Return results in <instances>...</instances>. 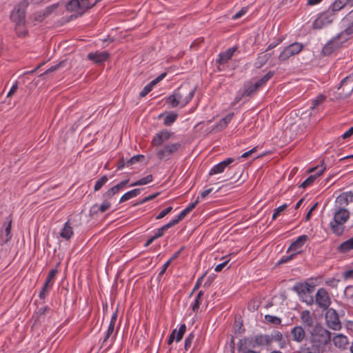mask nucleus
<instances>
[{
    "label": "nucleus",
    "instance_id": "obj_8",
    "mask_svg": "<svg viewBox=\"0 0 353 353\" xmlns=\"http://www.w3.org/2000/svg\"><path fill=\"white\" fill-rule=\"evenodd\" d=\"M77 217H79V219L81 220V217L79 215L70 216L67 221L63 224V226L59 232V235L63 239L69 241L74 235L73 227L78 225L77 219Z\"/></svg>",
    "mask_w": 353,
    "mask_h": 353
},
{
    "label": "nucleus",
    "instance_id": "obj_62",
    "mask_svg": "<svg viewBox=\"0 0 353 353\" xmlns=\"http://www.w3.org/2000/svg\"><path fill=\"white\" fill-rule=\"evenodd\" d=\"M128 164L127 161L123 158L120 159L117 163V170H122L125 167H130Z\"/></svg>",
    "mask_w": 353,
    "mask_h": 353
},
{
    "label": "nucleus",
    "instance_id": "obj_29",
    "mask_svg": "<svg viewBox=\"0 0 353 353\" xmlns=\"http://www.w3.org/2000/svg\"><path fill=\"white\" fill-rule=\"evenodd\" d=\"M261 87L256 81L254 83H249L244 85L243 91L241 94L243 97H250L255 94Z\"/></svg>",
    "mask_w": 353,
    "mask_h": 353
},
{
    "label": "nucleus",
    "instance_id": "obj_49",
    "mask_svg": "<svg viewBox=\"0 0 353 353\" xmlns=\"http://www.w3.org/2000/svg\"><path fill=\"white\" fill-rule=\"evenodd\" d=\"M194 339V334L190 332L185 339L184 348L185 350H188L192 345V341Z\"/></svg>",
    "mask_w": 353,
    "mask_h": 353
},
{
    "label": "nucleus",
    "instance_id": "obj_9",
    "mask_svg": "<svg viewBox=\"0 0 353 353\" xmlns=\"http://www.w3.org/2000/svg\"><path fill=\"white\" fill-rule=\"evenodd\" d=\"M345 42L346 41H343V37L339 36V33L337 34L325 44L322 48L321 54L323 56L330 55L334 50L341 48Z\"/></svg>",
    "mask_w": 353,
    "mask_h": 353
},
{
    "label": "nucleus",
    "instance_id": "obj_37",
    "mask_svg": "<svg viewBox=\"0 0 353 353\" xmlns=\"http://www.w3.org/2000/svg\"><path fill=\"white\" fill-rule=\"evenodd\" d=\"M203 292L202 290L199 291L198 292L196 296L195 297L194 301L190 305V307L194 313L198 312V310H199V306H200L201 302V297L203 296Z\"/></svg>",
    "mask_w": 353,
    "mask_h": 353
},
{
    "label": "nucleus",
    "instance_id": "obj_39",
    "mask_svg": "<svg viewBox=\"0 0 353 353\" xmlns=\"http://www.w3.org/2000/svg\"><path fill=\"white\" fill-rule=\"evenodd\" d=\"M152 180H153L152 175L148 174L146 176L143 177V178L134 181V183H131L130 186L132 187V186L146 185V184L152 182Z\"/></svg>",
    "mask_w": 353,
    "mask_h": 353
},
{
    "label": "nucleus",
    "instance_id": "obj_12",
    "mask_svg": "<svg viewBox=\"0 0 353 353\" xmlns=\"http://www.w3.org/2000/svg\"><path fill=\"white\" fill-rule=\"evenodd\" d=\"M28 3H23L17 5L10 14L11 20L17 26L25 25L26 8Z\"/></svg>",
    "mask_w": 353,
    "mask_h": 353
},
{
    "label": "nucleus",
    "instance_id": "obj_46",
    "mask_svg": "<svg viewBox=\"0 0 353 353\" xmlns=\"http://www.w3.org/2000/svg\"><path fill=\"white\" fill-rule=\"evenodd\" d=\"M108 178L106 175L102 176L99 179H98L94 185V190L95 192L99 191L101 189V188L108 182Z\"/></svg>",
    "mask_w": 353,
    "mask_h": 353
},
{
    "label": "nucleus",
    "instance_id": "obj_31",
    "mask_svg": "<svg viewBox=\"0 0 353 353\" xmlns=\"http://www.w3.org/2000/svg\"><path fill=\"white\" fill-rule=\"evenodd\" d=\"M332 340L334 345L339 348L344 349L348 343L347 338L341 334L334 336Z\"/></svg>",
    "mask_w": 353,
    "mask_h": 353
},
{
    "label": "nucleus",
    "instance_id": "obj_63",
    "mask_svg": "<svg viewBox=\"0 0 353 353\" xmlns=\"http://www.w3.org/2000/svg\"><path fill=\"white\" fill-rule=\"evenodd\" d=\"M282 42V39H279L277 41H274L272 43H270L267 48L265 49V52L267 51H269L273 48H274L275 47H276L278 45H279Z\"/></svg>",
    "mask_w": 353,
    "mask_h": 353
},
{
    "label": "nucleus",
    "instance_id": "obj_40",
    "mask_svg": "<svg viewBox=\"0 0 353 353\" xmlns=\"http://www.w3.org/2000/svg\"><path fill=\"white\" fill-rule=\"evenodd\" d=\"M178 117V114L175 112H171L165 115L163 121V124L166 126L172 125Z\"/></svg>",
    "mask_w": 353,
    "mask_h": 353
},
{
    "label": "nucleus",
    "instance_id": "obj_14",
    "mask_svg": "<svg viewBox=\"0 0 353 353\" xmlns=\"http://www.w3.org/2000/svg\"><path fill=\"white\" fill-rule=\"evenodd\" d=\"M337 89L341 99L347 98L353 91V82L350 81L349 77H346L341 81Z\"/></svg>",
    "mask_w": 353,
    "mask_h": 353
},
{
    "label": "nucleus",
    "instance_id": "obj_60",
    "mask_svg": "<svg viewBox=\"0 0 353 353\" xmlns=\"http://www.w3.org/2000/svg\"><path fill=\"white\" fill-rule=\"evenodd\" d=\"M300 298L301 300L305 302L307 305H312L314 302V298L312 296H304Z\"/></svg>",
    "mask_w": 353,
    "mask_h": 353
},
{
    "label": "nucleus",
    "instance_id": "obj_42",
    "mask_svg": "<svg viewBox=\"0 0 353 353\" xmlns=\"http://www.w3.org/2000/svg\"><path fill=\"white\" fill-rule=\"evenodd\" d=\"M232 254H230L228 255L223 256L221 259L223 260V261L219 264H218L215 268L214 270L217 272H221L230 261L231 260V256Z\"/></svg>",
    "mask_w": 353,
    "mask_h": 353
},
{
    "label": "nucleus",
    "instance_id": "obj_20",
    "mask_svg": "<svg viewBox=\"0 0 353 353\" xmlns=\"http://www.w3.org/2000/svg\"><path fill=\"white\" fill-rule=\"evenodd\" d=\"M308 240V236L305 234L299 236L294 241H293L288 249V252H292L295 255L301 252V249Z\"/></svg>",
    "mask_w": 353,
    "mask_h": 353
},
{
    "label": "nucleus",
    "instance_id": "obj_16",
    "mask_svg": "<svg viewBox=\"0 0 353 353\" xmlns=\"http://www.w3.org/2000/svg\"><path fill=\"white\" fill-rule=\"evenodd\" d=\"M315 285L307 281L296 283L293 290L296 292L299 297L306 296L307 294H311L314 290Z\"/></svg>",
    "mask_w": 353,
    "mask_h": 353
},
{
    "label": "nucleus",
    "instance_id": "obj_10",
    "mask_svg": "<svg viewBox=\"0 0 353 353\" xmlns=\"http://www.w3.org/2000/svg\"><path fill=\"white\" fill-rule=\"evenodd\" d=\"M341 25L344 30L339 32V36H343V41H347L353 34V9L342 19Z\"/></svg>",
    "mask_w": 353,
    "mask_h": 353
},
{
    "label": "nucleus",
    "instance_id": "obj_48",
    "mask_svg": "<svg viewBox=\"0 0 353 353\" xmlns=\"http://www.w3.org/2000/svg\"><path fill=\"white\" fill-rule=\"evenodd\" d=\"M288 204L286 203H284L277 208H276L274 210V212L272 214V220H274L276 219L280 214L282 212H283L287 208H288Z\"/></svg>",
    "mask_w": 353,
    "mask_h": 353
},
{
    "label": "nucleus",
    "instance_id": "obj_38",
    "mask_svg": "<svg viewBox=\"0 0 353 353\" xmlns=\"http://www.w3.org/2000/svg\"><path fill=\"white\" fill-rule=\"evenodd\" d=\"M338 250L341 252H347L351 250H353V238L341 243Z\"/></svg>",
    "mask_w": 353,
    "mask_h": 353
},
{
    "label": "nucleus",
    "instance_id": "obj_17",
    "mask_svg": "<svg viewBox=\"0 0 353 353\" xmlns=\"http://www.w3.org/2000/svg\"><path fill=\"white\" fill-rule=\"evenodd\" d=\"M325 170V168L323 166H317L310 169V172H312V174L300 185V187L305 188L311 185L314 181L323 173Z\"/></svg>",
    "mask_w": 353,
    "mask_h": 353
},
{
    "label": "nucleus",
    "instance_id": "obj_32",
    "mask_svg": "<svg viewBox=\"0 0 353 353\" xmlns=\"http://www.w3.org/2000/svg\"><path fill=\"white\" fill-rule=\"evenodd\" d=\"M272 54L271 53H267L265 54H262V53H260L258 54L256 60L254 63V66L256 68H260L262 66H263L268 60L271 58Z\"/></svg>",
    "mask_w": 353,
    "mask_h": 353
},
{
    "label": "nucleus",
    "instance_id": "obj_53",
    "mask_svg": "<svg viewBox=\"0 0 353 353\" xmlns=\"http://www.w3.org/2000/svg\"><path fill=\"white\" fill-rule=\"evenodd\" d=\"M15 31L17 35L20 37H24L28 34V31L25 28L24 25H21L20 26L16 25Z\"/></svg>",
    "mask_w": 353,
    "mask_h": 353
},
{
    "label": "nucleus",
    "instance_id": "obj_59",
    "mask_svg": "<svg viewBox=\"0 0 353 353\" xmlns=\"http://www.w3.org/2000/svg\"><path fill=\"white\" fill-rule=\"evenodd\" d=\"M228 353H234L235 352V343L233 337L231 338L228 346L226 347Z\"/></svg>",
    "mask_w": 353,
    "mask_h": 353
},
{
    "label": "nucleus",
    "instance_id": "obj_28",
    "mask_svg": "<svg viewBox=\"0 0 353 353\" xmlns=\"http://www.w3.org/2000/svg\"><path fill=\"white\" fill-rule=\"evenodd\" d=\"M259 347L254 342L252 336L241 339L237 343V347H243L248 350H253Z\"/></svg>",
    "mask_w": 353,
    "mask_h": 353
},
{
    "label": "nucleus",
    "instance_id": "obj_50",
    "mask_svg": "<svg viewBox=\"0 0 353 353\" xmlns=\"http://www.w3.org/2000/svg\"><path fill=\"white\" fill-rule=\"evenodd\" d=\"M144 159V156L143 154H137L131 157L130 159L127 160V163L129 166H132L137 162H139Z\"/></svg>",
    "mask_w": 353,
    "mask_h": 353
},
{
    "label": "nucleus",
    "instance_id": "obj_51",
    "mask_svg": "<svg viewBox=\"0 0 353 353\" xmlns=\"http://www.w3.org/2000/svg\"><path fill=\"white\" fill-rule=\"evenodd\" d=\"M154 86V85L150 81L149 83L145 85L142 90L139 92V97H144L146 96L152 90Z\"/></svg>",
    "mask_w": 353,
    "mask_h": 353
},
{
    "label": "nucleus",
    "instance_id": "obj_35",
    "mask_svg": "<svg viewBox=\"0 0 353 353\" xmlns=\"http://www.w3.org/2000/svg\"><path fill=\"white\" fill-rule=\"evenodd\" d=\"M5 225H6V227H5L6 239L3 241V243L8 242L12 238V234H11L12 219L10 217V215L6 218Z\"/></svg>",
    "mask_w": 353,
    "mask_h": 353
},
{
    "label": "nucleus",
    "instance_id": "obj_47",
    "mask_svg": "<svg viewBox=\"0 0 353 353\" xmlns=\"http://www.w3.org/2000/svg\"><path fill=\"white\" fill-rule=\"evenodd\" d=\"M265 320L274 325H280L281 323V319L279 317L270 314L265 315Z\"/></svg>",
    "mask_w": 353,
    "mask_h": 353
},
{
    "label": "nucleus",
    "instance_id": "obj_23",
    "mask_svg": "<svg viewBox=\"0 0 353 353\" xmlns=\"http://www.w3.org/2000/svg\"><path fill=\"white\" fill-rule=\"evenodd\" d=\"M300 319L302 323V326L307 329V330L311 329L315 325L314 324V319L313 314L308 310H303L300 313Z\"/></svg>",
    "mask_w": 353,
    "mask_h": 353
},
{
    "label": "nucleus",
    "instance_id": "obj_55",
    "mask_svg": "<svg viewBox=\"0 0 353 353\" xmlns=\"http://www.w3.org/2000/svg\"><path fill=\"white\" fill-rule=\"evenodd\" d=\"M172 210V206H168L164 210H161L158 215L156 216V219H161L166 216L168 213H170Z\"/></svg>",
    "mask_w": 353,
    "mask_h": 353
},
{
    "label": "nucleus",
    "instance_id": "obj_45",
    "mask_svg": "<svg viewBox=\"0 0 353 353\" xmlns=\"http://www.w3.org/2000/svg\"><path fill=\"white\" fill-rule=\"evenodd\" d=\"M326 99V96L322 94H318L314 99L312 101V108H315L320 104L323 103Z\"/></svg>",
    "mask_w": 353,
    "mask_h": 353
},
{
    "label": "nucleus",
    "instance_id": "obj_56",
    "mask_svg": "<svg viewBox=\"0 0 353 353\" xmlns=\"http://www.w3.org/2000/svg\"><path fill=\"white\" fill-rule=\"evenodd\" d=\"M295 256H296L295 253H291L289 255H283L281 257L279 262V263H285L291 261L292 259H293Z\"/></svg>",
    "mask_w": 353,
    "mask_h": 353
},
{
    "label": "nucleus",
    "instance_id": "obj_7",
    "mask_svg": "<svg viewBox=\"0 0 353 353\" xmlns=\"http://www.w3.org/2000/svg\"><path fill=\"white\" fill-rule=\"evenodd\" d=\"M303 48V45L301 43L294 42L282 50L278 59L281 62L287 61L291 57L298 54Z\"/></svg>",
    "mask_w": 353,
    "mask_h": 353
},
{
    "label": "nucleus",
    "instance_id": "obj_52",
    "mask_svg": "<svg viewBox=\"0 0 353 353\" xmlns=\"http://www.w3.org/2000/svg\"><path fill=\"white\" fill-rule=\"evenodd\" d=\"M185 331H186V325L185 324H181L179 327L178 332H177L176 336H175L176 342L180 341L183 339V336Z\"/></svg>",
    "mask_w": 353,
    "mask_h": 353
},
{
    "label": "nucleus",
    "instance_id": "obj_4",
    "mask_svg": "<svg viewBox=\"0 0 353 353\" xmlns=\"http://www.w3.org/2000/svg\"><path fill=\"white\" fill-rule=\"evenodd\" d=\"M99 0H70L66 3V10L76 16H82L89 9L94 6Z\"/></svg>",
    "mask_w": 353,
    "mask_h": 353
},
{
    "label": "nucleus",
    "instance_id": "obj_24",
    "mask_svg": "<svg viewBox=\"0 0 353 353\" xmlns=\"http://www.w3.org/2000/svg\"><path fill=\"white\" fill-rule=\"evenodd\" d=\"M128 181H129L128 179L122 181L120 183H119L118 184L109 188L106 192H105L103 194V195H102L103 199H107L108 200L112 199L114 196V195H115L119 192H120L122 189L124 188V187L127 185Z\"/></svg>",
    "mask_w": 353,
    "mask_h": 353
},
{
    "label": "nucleus",
    "instance_id": "obj_57",
    "mask_svg": "<svg viewBox=\"0 0 353 353\" xmlns=\"http://www.w3.org/2000/svg\"><path fill=\"white\" fill-rule=\"evenodd\" d=\"M339 282V279H336L334 278H330L325 281V284L330 287L334 288L337 287Z\"/></svg>",
    "mask_w": 353,
    "mask_h": 353
},
{
    "label": "nucleus",
    "instance_id": "obj_3",
    "mask_svg": "<svg viewBox=\"0 0 353 353\" xmlns=\"http://www.w3.org/2000/svg\"><path fill=\"white\" fill-rule=\"evenodd\" d=\"M350 218V212L346 208H335L334 218L330 223V228L333 234L341 236L345 230L344 224Z\"/></svg>",
    "mask_w": 353,
    "mask_h": 353
},
{
    "label": "nucleus",
    "instance_id": "obj_25",
    "mask_svg": "<svg viewBox=\"0 0 353 353\" xmlns=\"http://www.w3.org/2000/svg\"><path fill=\"white\" fill-rule=\"evenodd\" d=\"M237 50V46H233L227 49L224 52H221L218 54V58L216 63L219 65H223L230 60L234 55V53Z\"/></svg>",
    "mask_w": 353,
    "mask_h": 353
},
{
    "label": "nucleus",
    "instance_id": "obj_15",
    "mask_svg": "<svg viewBox=\"0 0 353 353\" xmlns=\"http://www.w3.org/2000/svg\"><path fill=\"white\" fill-rule=\"evenodd\" d=\"M290 336L292 341L301 343L305 339H307V329L302 325H296L291 329Z\"/></svg>",
    "mask_w": 353,
    "mask_h": 353
},
{
    "label": "nucleus",
    "instance_id": "obj_64",
    "mask_svg": "<svg viewBox=\"0 0 353 353\" xmlns=\"http://www.w3.org/2000/svg\"><path fill=\"white\" fill-rule=\"evenodd\" d=\"M246 11H247L246 8H242L241 10H240L239 11H238L236 13H235L233 15L232 19H238L241 18L242 16H243L245 14Z\"/></svg>",
    "mask_w": 353,
    "mask_h": 353
},
{
    "label": "nucleus",
    "instance_id": "obj_33",
    "mask_svg": "<svg viewBox=\"0 0 353 353\" xmlns=\"http://www.w3.org/2000/svg\"><path fill=\"white\" fill-rule=\"evenodd\" d=\"M141 190L140 188H135V189H133L132 190H130V191L125 192L120 198L119 203H123V202L130 200V199L136 197L141 193Z\"/></svg>",
    "mask_w": 353,
    "mask_h": 353
},
{
    "label": "nucleus",
    "instance_id": "obj_36",
    "mask_svg": "<svg viewBox=\"0 0 353 353\" xmlns=\"http://www.w3.org/2000/svg\"><path fill=\"white\" fill-rule=\"evenodd\" d=\"M234 117V113L231 112L227 114L225 117H224L223 119H221L217 123H216V128H219L220 130H223L228 125V124L231 121Z\"/></svg>",
    "mask_w": 353,
    "mask_h": 353
},
{
    "label": "nucleus",
    "instance_id": "obj_13",
    "mask_svg": "<svg viewBox=\"0 0 353 353\" xmlns=\"http://www.w3.org/2000/svg\"><path fill=\"white\" fill-rule=\"evenodd\" d=\"M315 303L323 310L330 308L332 301L327 291L325 288H321L317 290L315 296Z\"/></svg>",
    "mask_w": 353,
    "mask_h": 353
},
{
    "label": "nucleus",
    "instance_id": "obj_44",
    "mask_svg": "<svg viewBox=\"0 0 353 353\" xmlns=\"http://www.w3.org/2000/svg\"><path fill=\"white\" fill-rule=\"evenodd\" d=\"M57 274H58V270L57 268L52 269L49 272L45 282L47 283L48 284L52 285V286H53L54 281V279H55Z\"/></svg>",
    "mask_w": 353,
    "mask_h": 353
},
{
    "label": "nucleus",
    "instance_id": "obj_34",
    "mask_svg": "<svg viewBox=\"0 0 353 353\" xmlns=\"http://www.w3.org/2000/svg\"><path fill=\"white\" fill-rule=\"evenodd\" d=\"M255 343L259 346L267 345L270 343V337L268 335L257 334L252 336Z\"/></svg>",
    "mask_w": 353,
    "mask_h": 353
},
{
    "label": "nucleus",
    "instance_id": "obj_41",
    "mask_svg": "<svg viewBox=\"0 0 353 353\" xmlns=\"http://www.w3.org/2000/svg\"><path fill=\"white\" fill-rule=\"evenodd\" d=\"M274 75V71H269L268 73H266L265 75H263L261 78H260L259 80L256 81L257 83L259 85V86L261 88L264 86L267 82L270 80L272 77Z\"/></svg>",
    "mask_w": 353,
    "mask_h": 353
},
{
    "label": "nucleus",
    "instance_id": "obj_18",
    "mask_svg": "<svg viewBox=\"0 0 353 353\" xmlns=\"http://www.w3.org/2000/svg\"><path fill=\"white\" fill-rule=\"evenodd\" d=\"M350 203H353V192H343L336 197L334 208H345Z\"/></svg>",
    "mask_w": 353,
    "mask_h": 353
},
{
    "label": "nucleus",
    "instance_id": "obj_30",
    "mask_svg": "<svg viewBox=\"0 0 353 353\" xmlns=\"http://www.w3.org/2000/svg\"><path fill=\"white\" fill-rule=\"evenodd\" d=\"M345 6L353 7V0H335L330 6L333 10H341Z\"/></svg>",
    "mask_w": 353,
    "mask_h": 353
},
{
    "label": "nucleus",
    "instance_id": "obj_26",
    "mask_svg": "<svg viewBox=\"0 0 353 353\" xmlns=\"http://www.w3.org/2000/svg\"><path fill=\"white\" fill-rule=\"evenodd\" d=\"M110 57V54L107 51H96L90 52L87 57L92 62L99 64L105 61Z\"/></svg>",
    "mask_w": 353,
    "mask_h": 353
},
{
    "label": "nucleus",
    "instance_id": "obj_22",
    "mask_svg": "<svg viewBox=\"0 0 353 353\" xmlns=\"http://www.w3.org/2000/svg\"><path fill=\"white\" fill-rule=\"evenodd\" d=\"M111 207V203L107 199H103L101 204L95 203L92 205L89 210L90 214L92 216L97 215L99 213H103Z\"/></svg>",
    "mask_w": 353,
    "mask_h": 353
},
{
    "label": "nucleus",
    "instance_id": "obj_5",
    "mask_svg": "<svg viewBox=\"0 0 353 353\" xmlns=\"http://www.w3.org/2000/svg\"><path fill=\"white\" fill-rule=\"evenodd\" d=\"M330 7L325 12L320 13L312 22L314 29L320 30L330 24L336 18L335 12Z\"/></svg>",
    "mask_w": 353,
    "mask_h": 353
},
{
    "label": "nucleus",
    "instance_id": "obj_27",
    "mask_svg": "<svg viewBox=\"0 0 353 353\" xmlns=\"http://www.w3.org/2000/svg\"><path fill=\"white\" fill-rule=\"evenodd\" d=\"M115 325L110 324L108 325V330H106L105 337L101 343V347L105 346L106 343L108 342L109 339H110V344L107 346V348H110L114 343L115 337H116V333L114 334Z\"/></svg>",
    "mask_w": 353,
    "mask_h": 353
},
{
    "label": "nucleus",
    "instance_id": "obj_11",
    "mask_svg": "<svg viewBox=\"0 0 353 353\" xmlns=\"http://www.w3.org/2000/svg\"><path fill=\"white\" fill-rule=\"evenodd\" d=\"M325 310V319L327 327L333 330H339L341 328V324L336 310L328 308Z\"/></svg>",
    "mask_w": 353,
    "mask_h": 353
},
{
    "label": "nucleus",
    "instance_id": "obj_43",
    "mask_svg": "<svg viewBox=\"0 0 353 353\" xmlns=\"http://www.w3.org/2000/svg\"><path fill=\"white\" fill-rule=\"evenodd\" d=\"M52 285H49L47 283H44L43 287L41 288L39 293V297L41 299L45 300L46 296L49 294L50 290L52 288Z\"/></svg>",
    "mask_w": 353,
    "mask_h": 353
},
{
    "label": "nucleus",
    "instance_id": "obj_2",
    "mask_svg": "<svg viewBox=\"0 0 353 353\" xmlns=\"http://www.w3.org/2000/svg\"><path fill=\"white\" fill-rule=\"evenodd\" d=\"M196 88H192L190 84L185 83L176 88L172 94L166 99V103L171 108L187 105L193 98Z\"/></svg>",
    "mask_w": 353,
    "mask_h": 353
},
{
    "label": "nucleus",
    "instance_id": "obj_1",
    "mask_svg": "<svg viewBox=\"0 0 353 353\" xmlns=\"http://www.w3.org/2000/svg\"><path fill=\"white\" fill-rule=\"evenodd\" d=\"M307 340L317 353H325L331 343L332 333L319 323L307 330Z\"/></svg>",
    "mask_w": 353,
    "mask_h": 353
},
{
    "label": "nucleus",
    "instance_id": "obj_54",
    "mask_svg": "<svg viewBox=\"0 0 353 353\" xmlns=\"http://www.w3.org/2000/svg\"><path fill=\"white\" fill-rule=\"evenodd\" d=\"M168 230L166 226L163 225L161 228H158L157 230L153 231V234L155 236L157 239H159L163 236L165 231Z\"/></svg>",
    "mask_w": 353,
    "mask_h": 353
},
{
    "label": "nucleus",
    "instance_id": "obj_58",
    "mask_svg": "<svg viewBox=\"0 0 353 353\" xmlns=\"http://www.w3.org/2000/svg\"><path fill=\"white\" fill-rule=\"evenodd\" d=\"M343 278L345 280L353 279V268L346 269L343 273Z\"/></svg>",
    "mask_w": 353,
    "mask_h": 353
},
{
    "label": "nucleus",
    "instance_id": "obj_61",
    "mask_svg": "<svg viewBox=\"0 0 353 353\" xmlns=\"http://www.w3.org/2000/svg\"><path fill=\"white\" fill-rule=\"evenodd\" d=\"M167 75V72H163L161 73L160 75H159L157 77H156L155 79H154L152 81H151V83L155 85L156 84H157L159 82H160L161 81H162Z\"/></svg>",
    "mask_w": 353,
    "mask_h": 353
},
{
    "label": "nucleus",
    "instance_id": "obj_21",
    "mask_svg": "<svg viewBox=\"0 0 353 353\" xmlns=\"http://www.w3.org/2000/svg\"><path fill=\"white\" fill-rule=\"evenodd\" d=\"M172 134L173 132H169L167 130H161L153 137L151 144L153 146H160L163 143L168 141Z\"/></svg>",
    "mask_w": 353,
    "mask_h": 353
},
{
    "label": "nucleus",
    "instance_id": "obj_19",
    "mask_svg": "<svg viewBox=\"0 0 353 353\" xmlns=\"http://www.w3.org/2000/svg\"><path fill=\"white\" fill-rule=\"evenodd\" d=\"M234 161V159L229 157L214 165L209 171L208 175L212 176L223 173L229 165Z\"/></svg>",
    "mask_w": 353,
    "mask_h": 353
},
{
    "label": "nucleus",
    "instance_id": "obj_6",
    "mask_svg": "<svg viewBox=\"0 0 353 353\" xmlns=\"http://www.w3.org/2000/svg\"><path fill=\"white\" fill-rule=\"evenodd\" d=\"M182 148L181 142L170 143L165 144L157 152V156L160 160L168 161L172 156L178 152Z\"/></svg>",
    "mask_w": 353,
    "mask_h": 353
}]
</instances>
